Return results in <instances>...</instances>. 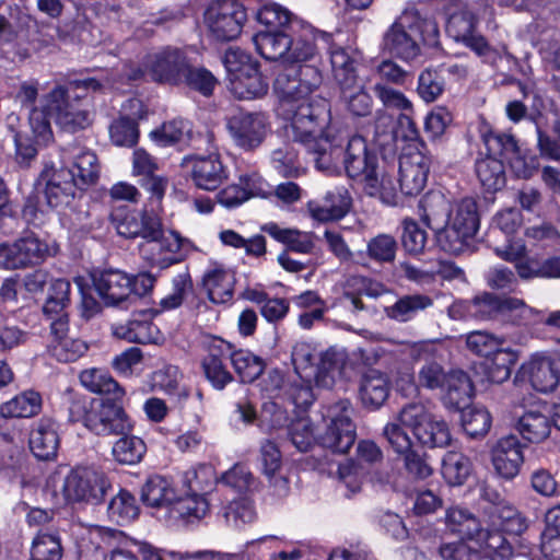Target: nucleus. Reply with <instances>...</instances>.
Listing matches in <instances>:
<instances>
[{
  "label": "nucleus",
  "mask_w": 560,
  "mask_h": 560,
  "mask_svg": "<svg viewBox=\"0 0 560 560\" xmlns=\"http://www.w3.org/2000/svg\"><path fill=\"white\" fill-rule=\"evenodd\" d=\"M323 77L318 68L310 65L291 67L279 72L273 91L280 100L290 128L300 139L313 135L330 120L328 102L313 93L320 86Z\"/></svg>",
  "instance_id": "f257e3e1"
},
{
  "label": "nucleus",
  "mask_w": 560,
  "mask_h": 560,
  "mask_svg": "<svg viewBox=\"0 0 560 560\" xmlns=\"http://www.w3.org/2000/svg\"><path fill=\"white\" fill-rule=\"evenodd\" d=\"M228 72L229 90L240 100L262 97L268 92V82L258 69V62L240 48H229L223 57Z\"/></svg>",
  "instance_id": "f03ea898"
},
{
  "label": "nucleus",
  "mask_w": 560,
  "mask_h": 560,
  "mask_svg": "<svg viewBox=\"0 0 560 560\" xmlns=\"http://www.w3.org/2000/svg\"><path fill=\"white\" fill-rule=\"evenodd\" d=\"M75 81L70 82L68 89L58 85L45 96V108L49 118L69 132L85 129L91 124L90 112L81 101L84 95L78 92L91 89L77 88L73 85Z\"/></svg>",
  "instance_id": "7ed1b4c3"
},
{
  "label": "nucleus",
  "mask_w": 560,
  "mask_h": 560,
  "mask_svg": "<svg viewBox=\"0 0 560 560\" xmlns=\"http://www.w3.org/2000/svg\"><path fill=\"white\" fill-rule=\"evenodd\" d=\"M424 27L434 30L433 25L422 21L416 11H404L385 32L384 50L405 61L416 59L421 52L420 45Z\"/></svg>",
  "instance_id": "20e7f679"
},
{
  "label": "nucleus",
  "mask_w": 560,
  "mask_h": 560,
  "mask_svg": "<svg viewBox=\"0 0 560 560\" xmlns=\"http://www.w3.org/2000/svg\"><path fill=\"white\" fill-rule=\"evenodd\" d=\"M469 316L480 320H502L513 324H527L534 317V310L523 300L500 298L490 292H482L465 302Z\"/></svg>",
  "instance_id": "39448f33"
},
{
  "label": "nucleus",
  "mask_w": 560,
  "mask_h": 560,
  "mask_svg": "<svg viewBox=\"0 0 560 560\" xmlns=\"http://www.w3.org/2000/svg\"><path fill=\"white\" fill-rule=\"evenodd\" d=\"M483 142L490 154L476 161V174L486 190L498 191L505 185V172L495 155L517 153V141L512 135L489 131L483 135Z\"/></svg>",
  "instance_id": "423d86ee"
},
{
  "label": "nucleus",
  "mask_w": 560,
  "mask_h": 560,
  "mask_svg": "<svg viewBox=\"0 0 560 560\" xmlns=\"http://www.w3.org/2000/svg\"><path fill=\"white\" fill-rule=\"evenodd\" d=\"M329 122L330 120L325 126H319L318 131L305 139H300L291 128L290 131L294 141L305 144L313 156L316 168L332 175L339 174L341 171L345 147L332 133Z\"/></svg>",
  "instance_id": "0eeeda50"
},
{
  "label": "nucleus",
  "mask_w": 560,
  "mask_h": 560,
  "mask_svg": "<svg viewBox=\"0 0 560 560\" xmlns=\"http://www.w3.org/2000/svg\"><path fill=\"white\" fill-rule=\"evenodd\" d=\"M246 20V9L237 0H217L205 12L207 31L221 42L237 38Z\"/></svg>",
  "instance_id": "6e6552de"
},
{
  "label": "nucleus",
  "mask_w": 560,
  "mask_h": 560,
  "mask_svg": "<svg viewBox=\"0 0 560 560\" xmlns=\"http://www.w3.org/2000/svg\"><path fill=\"white\" fill-rule=\"evenodd\" d=\"M109 487L105 474L94 466H77L65 478L62 492L69 502L97 504Z\"/></svg>",
  "instance_id": "1a4fd4ad"
},
{
  "label": "nucleus",
  "mask_w": 560,
  "mask_h": 560,
  "mask_svg": "<svg viewBox=\"0 0 560 560\" xmlns=\"http://www.w3.org/2000/svg\"><path fill=\"white\" fill-rule=\"evenodd\" d=\"M233 143L246 152L258 149L271 132L269 116L262 112L240 113L226 124Z\"/></svg>",
  "instance_id": "9d476101"
},
{
  "label": "nucleus",
  "mask_w": 560,
  "mask_h": 560,
  "mask_svg": "<svg viewBox=\"0 0 560 560\" xmlns=\"http://www.w3.org/2000/svg\"><path fill=\"white\" fill-rule=\"evenodd\" d=\"M352 408L348 400H340L329 408L330 422L319 438L323 447L334 453H347L355 441V425L351 421Z\"/></svg>",
  "instance_id": "9b49d317"
},
{
  "label": "nucleus",
  "mask_w": 560,
  "mask_h": 560,
  "mask_svg": "<svg viewBox=\"0 0 560 560\" xmlns=\"http://www.w3.org/2000/svg\"><path fill=\"white\" fill-rule=\"evenodd\" d=\"M109 219L118 235L129 240L156 235L161 221L154 211L131 209L128 206L113 208Z\"/></svg>",
  "instance_id": "f8f14e48"
},
{
  "label": "nucleus",
  "mask_w": 560,
  "mask_h": 560,
  "mask_svg": "<svg viewBox=\"0 0 560 560\" xmlns=\"http://www.w3.org/2000/svg\"><path fill=\"white\" fill-rule=\"evenodd\" d=\"M281 539L273 535H267L247 541L240 552H220L213 550H200L195 552L166 551L168 560H261L267 552L278 547Z\"/></svg>",
  "instance_id": "ddd939ff"
},
{
  "label": "nucleus",
  "mask_w": 560,
  "mask_h": 560,
  "mask_svg": "<svg viewBox=\"0 0 560 560\" xmlns=\"http://www.w3.org/2000/svg\"><path fill=\"white\" fill-rule=\"evenodd\" d=\"M39 180L45 183L44 195L50 208L68 206L74 198L75 189L82 188L75 180L74 172L66 166V156L59 168L54 165L45 166Z\"/></svg>",
  "instance_id": "4468645a"
},
{
  "label": "nucleus",
  "mask_w": 560,
  "mask_h": 560,
  "mask_svg": "<svg viewBox=\"0 0 560 560\" xmlns=\"http://www.w3.org/2000/svg\"><path fill=\"white\" fill-rule=\"evenodd\" d=\"M187 63L188 59L180 49L166 47L148 54L143 67L153 81L178 85Z\"/></svg>",
  "instance_id": "2eb2a0df"
},
{
  "label": "nucleus",
  "mask_w": 560,
  "mask_h": 560,
  "mask_svg": "<svg viewBox=\"0 0 560 560\" xmlns=\"http://www.w3.org/2000/svg\"><path fill=\"white\" fill-rule=\"evenodd\" d=\"M196 187L214 190L229 177V171L218 153L209 155H189L182 161Z\"/></svg>",
  "instance_id": "dca6fc26"
},
{
  "label": "nucleus",
  "mask_w": 560,
  "mask_h": 560,
  "mask_svg": "<svg viewBox=\"0 0 560 560\" xmlns=\"http://www.w3.org/2000/svg\"><path fill=\"white\" fill-rule=\"evenodd\" d=\"M83 423L91 432L103 436L125 434L130 430V423L122 408L106 401L94 402L85 412Z\"/></svg>",
  "instance_id": "f3484780"
},
{
  "label": "nucleus",
  "mask_w": 560,
  "mask_h": 560,
  "mask_svg": "<svg viewBox=\"0 0 560 560\" xmlns=\"http://www.w3.org/2000/svg\"><path fill=\"white\" fill-rule=\"evenodd\" d=\"M180 248L182 237L179 234L164 231L160 221L159 232L156 235L143 240L140 245V254L152 266L164 269L178 261L177 253Z\"/></svg>",
  "instance_id": "a211bd4d"
},
{
  "label": "nucleus",
  "mask_w": 560,
  "mask_h": 560,
  "mask_svg": "<svg viewBox=\"0 0 560 560\" xmlns=\"http://www.w3.org/2000/svg\"><path fill=\"white\" fill-rule=\"evenodd\" d=\"M530 386L542 394L555 392L560 384V361L546 353H535L521 368Z\"/></svg>",
  "instance_id": "6ab92c4d"
},
{
  "label": "nucleus",
  "mask_w": 560,
  "mask_h": 560,
  "mask_svg": "<svg viewBox=\"0 0 560 560\" xmlns=\"http://www.w3.org/2000/svg\"><path fill=\"white\" fill-rule=\"evenodd\" d=\"M290 48L287 54V63H301L312 60L318 52L317 40L328 43L330 36L315 30L310 24L295 21L290 25Z\"/></svg>",
  "instance_id": "aec40b11"
},
{
  "label": "nucleus",
  "mask_w": 560,
  "mask_h": 560,
  "mask_svg": "<svg viewBox=\"0 0 560 560\" xmlns=\"http://www.w3.org/2000/svg\"><path fill=\"white\" fill-rule=\"evenodd\" d=\"M342 168L347 176L364 183L377 170V159L369 148L365 139L353 136L345 147Z\"/></svg>",
  "instance_id": "412c9836"
},
{
  "label": "nucleus",
  "mask_w": 560,
  "mask_h": 560,
  "mask_svg": "<svg viewBox=\"0 0 560 560\" xmlns=\"http://www.w3.org/2000/svg\"><path fill=\"white\" fill-rule=\"evenodd\" d=\"M385 440L390 450L404 459L406 470L418 479L432 475V468L425 458L413 450V443L408 433H402L397 427L390 425L385 432Z\"/></svg>",
  "instance_id": "4be33fe9"
},
{
  "label": "nucleus",
  "mask_w": 560,
  "mask_h": 560,
  "mask_svg": "<svg viewBox=\"0 0 560 560\" xmlns=\"http://www.w3.org/2000/svg\"><path fill=\"white\" fill-rule=\"evenodd\" d=\"M495 474L505 480L514 479L524 463L523 445L515 435L501 438L491 450Z\"/></svg>",
  "instance_id": "5701e85b"
},
{
  "label": "nucleus",
  "mask_w": 560,
  "mask_h": 560,
  "mask_svg": "<svg viewBox=\"0 0 560 560\" xmlns=\"http://www.w3.org/2000/svg\"><path fill=\"white\" fill-rule=\"evenodd\" d=\"M431 159L420 151L404 154L399 160V188L406 196L422 191L427 184Z\"/></svg>",
  "instance_id": "b1692460"
},
{
  "label": "nucleus",
  "mask_w": 560,
  "mask_h": 560,
  "mask_svg": "<svg viewBox=\"0 0 560 560\" xmlns=\"http://www.w3.org/2000/svg\"><path fill=\"white\" fill-rule=\"evenodd\" d=\"M48 350L60 362H74L89 350L88 343L69 335V320L65 317L50 322Z\"/></svg>",
  "instance_id": "393cba45"
},
{
  "label": "nucleus",
  "mask_w": 560,
  "mask_h": 560,
  "mask_svg": "<svg viewBox=\"0 0 560 560\" xmlns=\"http://www.w3.org/2000/svg\"><path fill=\"white\" fill-rule=\"evenodd\" d=\"M352 207V197L343 186L328 189L320 199L307 203L308 211L319 222L337 221L345 218Z\"/></svg>",
  "instance_id": "a878e982"
},
{
  "label": "nucleus",
  "mask_w": 560,
  "mask_h": 560,
  "mask_svg": "<svg viewBox=\"0 0 560 560\" xmlns=\"http://www.w3.org/2000/svg\"><path fill=\"white\" fill-rule=\"evenodd\" d=\"M475 27V18L468 12H460L451 15L446 32L456 42L464 43L479 57L487 58L491 55L492 49L485 37L476 33Z\"/></svg>",
  "instance_id": "bb28decb"
},
{
  "label": "nucleus",
  "mask_w": 560,
  "mask_h": 560,
  "mask_svg": "<svg viewBox=\"0 0 560 560\" xmlns=\"http://www.w3.org/2000/svg\"><path fill=\"white\" fill-rule=\"evenodd\" d=\"M93 283L107 305H117L132 292V279L120 270H105L93 276Z\"/></svg>",
  "instance_id": "cd10ccee"
},
{
  "label": "nucleus",
  "mask_w": 560,
  "mask_h": 560,
  "mask_svg": "<svg viewBox=\"0 0 560 560\" xmlns=\"http://www.w3.org/2000/svg\"><path fill=\"white\" fill-rule=\"evenodd\" d=\"M211 302L223 304L232 300L235 284L234 271L223 264L211 262L202 277Z\"/></svg>",
  "instance_id": "c85d7f7f"
},
{
  "label": "nucleus",
  "mask_w": 560,
  "mask_h": 560,
  "mask_svg": "<svg viewBox=\"0 0 560 560\" xmlns=\"http://www.w3.org/2000/svg\"><path fill=\"white\" fill-rule=\"evenodd\" d=\"M59 446L58 424L48 417L40 418L35 422L30 434V448L32 453L43 460L56 456Z\"/></svg>",
  "instance_id": "c756f323"
},
{
  "label": "nucleus",
  "mask_w": 560,
  "mask_h": 560,
  "mask_svg": "<svg viewBox=\"0 0 560 560\" xmlns=\"http://www.w3.org/2000/svg\"><path fill=\"white\" fill-rule=\"evenodd\" d=\"M208 509V502L201 493L192 491H189V493L185 495L176 493V499H173L166 513L163 514V517L170 523L178 521L191 523L202 518L207 514Z\"/></svg>",
  "instance_id": "7c9ffc66"
},
{
  "label": "nucleus",
  "mask_w": 560,
  "mask_h": 560,
  "mask_svg": "<svg viewBox=\"0 0 560 560\" xmlns=\"http://www.w3.org/2000/svg\"><path fill=\"white\" fill-rule=\"evenodd\" d=\"M346 363L343 352L328 349L322 353L319 362L312 369V376L304 378V383H313L318 388L330 389L340 377Z\"/></svg>",
  "instance_id": "2f4dec72"
},
{
  "label": "nucleus",
  "mask_w": 560,
  "mask_h": 560,
  "mask_svg": "<svg viewBox=\"0 0 560 560\" xmlns=\"http://www.w3.org/2000/svg\"><path fill=\"white\" fill-rule=\"evenodd\" d=\"M260 460L262 472L268 478L273 494L279 498L285 497L290 490L289 481L280 474L282 465L281 453L272 441L266 440L261 443Z\"/></svg>",
  "instance_id": "473e14b6"
},
{
  "label": "nucleus",
  "mask_w": 560,
  "mask_h": 560,
  "mask_svg": "<svg viewBox=\"0 0 560 560\" xmlns=\"http://www.w3.org/2000/svg\"><path fill=\"white\" fill-rule=\"evenodd\" d=\"M390 382L388 376L378 370H369L361 378L360 398L365 407L377 409L388 398Z\"/></svg>",
  "instance_id": "72a5a7b5"
},
{
  "label": "nucleus",
  "mask_w": 560,
  "mask_h": 560,
  "mask_svg": "<svg viewBox=\"0 0 560 560\" xmlns=\"http://www.w3.org/2000/svg\"><path fill=\"white\" fill-rule=\"evenodd\" d=\"M253 40L257 51L265 59L285 62L291 43L289 30L258 32Z\"/></svg>",
  "instance_id": "f704fd0d"
},
{
  "label": "nucleus",
  "mask_w": 560,
  "mask_h": 560,
  "mask_svg": "<svg viewBox=\"0 0 560 560\" xmlns=\"http://www.w3.org/2000/svg\"><path fill=\"white\" fill-rule=\"evenodd\" d=\"M452 203L441 191H429L420 200L419 215L421 221L433 231L447 223Z\"/></svg>",
  "instance_id": "c9c22d12"
},
{
  "label": "nucleus",
  "mask_w": 560,
  "mask_h": 560,
  "mask_svg": "<svg viewBox=\"0 0 560 560\" xmlns=\"http://www.w3.org/2000/svg\"><path fill=\"white\" fill-rule=\"evenodd\" d=\"M444 389L443 401L447 408L460 409L466 406L472 395V383L464 371H451L442 386Z\"/></svg>",
  "instance_id": "e433bc0d"
},
{
  "label": "nucleus",
  "mask_w": 560,
  "mask_h": 560,
  "mask_svg": "<svg viewBox=\"0 0 560 560\" xmlns=\"http://www.w3.org/2000/svg\"><path fill=\"white\" fill-rule=\"evenodd\" d=\"M433 415L425 404L421 401L408 402L399 410L393 420L385 424L383 428V436L385 438V432L390 425L397 427L402 433H407L405 428H408L416 436L425 423H429Z\"/></svg>",
  "instance_id": "4c0bfd02"
},
{
  "label": "nucleus",
  "mask_w": 560,
  "mask_h": 560,
  "mask_svg": "<svg viewBox=\"0 0 560 560\" xmlns=\"http://www.w3.org/2000/svg\"><path fill=\"white\" fill-rule=\"evenodd\" d=\"M144 73L139 67L127 65L124 67L122 73H115L109 75L101 74L98 78H86L77 80L73 84L77 88L92 89L93 92L105 90H124V86L130 82L139 80Z\"/></svg>",
  "instance_id": "58836bf2"
},
{
  "label": "nucleus",
  "mask_w": 560,
  "mask_h": 560,
  "mask_svg": "<svg viewBox=\"0 0 560 560\" xmlns=\"http://www.w3.org/2000/svg\"><path fill=\"white\" fill-rule=\"evenodd\" d=\"M113 334L119 339L136 343H151L160 339L158 327L143 315L113 326Z\"/></svg>",
  "instance_id": "ea45409f"
},
{
  "label": "nucleus",
  "mask_w": 560,
  "mask_h": 560,
  "mask_svg": "<svg viewBox=\"0 0 560 560\" xmlns=\"http://www.w3.org/2000/svg\"><path fill=\"white\" fill-rule=\"evenodd\" d=\"M173 499H176V491L172 482L162 476H151L141 488L142 502L153 509L166 513Z\"/></svg>",
  "instance_id": "a19ab883"
},
{
  "label": "nucleus",
  "mask_w": 560,
  "mask_h": 560,
  "mask_svg": "<svg viewBox=\"0 0 560 560\" xmlns=\"http://www.w3.org/2000/svg\"><path fill=\"white\" fill-rule=\"evenodd\" d=\"M261 230L276 241L284 244L288 249L299 254H310L315 247L314 236L311 232L281 228L273 222L266 223Z\"/></svg>",
  "instance_id": "79ce46f5"
},
{
  "label": "nucleus",
  "mask_w": 560,
  "mask_h": 560,
  "mask_svg": "<svg viewBox=\"0 0 560 560\" xmlns=\"http://www.w3.org/2000/svg\"><path fill=\"white\" fill-rule=\"evenodd\" d=\"M340 100L353 116L364 117L372 110L373 100L363 80L355 79L339 86Z\"/></svg>",
  "instance_id": "37998d69"
},
{
  "label": "nucleus",
  "mask_w": 560,
  "mask_h": 560,
  "mask_svg": "<svg viewBox=\"0 0 560 560\" xmlns=\"http://www.w3.org/2000/svg\"><path fill=\"white\" fill-rule=\"evenodd\" d=\"M445 525L450 533L458 538L477 539L481 535V522L467 509L455 506L446 511Z\"/></svg>",
  "instance_id": "c03bdc74"
},
{
  "label": "nucleus",
  "mask_w": 560,
  "mask_h": 560,
  "mask_svg": "<svg viewBox=\"0 0 560 560\" xmlns=\"http://www.w3.org/2000/svg\"><path fill=\"white\" fill-rule=\"evenodd\" d=\"M516 429L529 442H541L551 432L550 418L538 409L524 411L517 419Z\"/></svg>",
  "instance_id": "a18cd8bd"
},
{
  "label": "nucleus",
  "mask_w": 560,
  "mask_h": 560,
  "mask_svg": "<svg viewBox=\"0 0 560 560\" xmlns=\"http://www.w3.org/2000/svg\"><path fill=\"white\" fill-rule=\"evenodd\" d=\"M42 409L39 393L28 389L14 396L0 406L2 418H30L36 416Z\"/></svg>",
  "instance_id": "49530a36"
},
{
  "label": "nucleus",
  "mask_w": 560,
  "mask_h": 560,
  "mask_svg": "<svg viewBox=\"0 0 560 560\" xmlns=\"http://www.w3.org/2000/svg\"><path fill=\"white\" fill-rule=\"evenodd\" d=\"M447 223L475 236L479 229V213L477 201L466 197L452 203Z\"/></svg>",
  "instance_id": "de8ad7c7"
},
{
  "label": "nucleus",
  "mask_w": 560,
  "mask_h": 560,
  "mask_svg": "<svg viewBox=\"0 0 560 560\" xmlns=\"http://www.w3.org/2000/svg\"><path fill=\"white\" fill-rule=\"evenodd\" d=\"M80 382L88 390L95 394H109L114 399H119L125 394L113 376L103 369L91 368L82 371Z\"/></svg>",
  "instance_id": "09e8293b"
},
{
  "label": "nucleus",
  "mask_w": 560,
  "mask_h": 560,
  "mask_svg": "<svg viewBox=\"0 0 560 560\" xmlns=\"http://www.w3.org/2000/svg\"><path fill=\"white\" fill-rule=\"evenodd\" d=\"M72 170L75 180L82 187L94 184L100 175V165L97 156L91 150L75 148L71 152Z\"/></svg>",
  "instance_id": "8fccbe9b"
},
{
  "label": "nucleus",
  "mask_w": 560,
  "mask_h": 560,
  "mask_svg": "<svg viewBox=\"0 0 560 560\" xmlns=\"http://www.w3.org/2000/svg\"><path fill=\"white\" fill-rule=\"evenodd\" d=\"M374 92L385 107L405 112L400 116V124H406L410 129V133L416 135L415 124L409 116V113L412 110V104L405 94L384 83H376Z\"/></svg>",
  "instance_id": "3c124183"
},
{
  "label": "nucleus",
  "mask_w": 560,
  "mask_h": 560,
  "mask_svg": "<svg viewBox=\"0 0 560 560\" xmlns=\"http://www.w3.org/2000/svg\"><path fill=\"white\" fill-rule=\"evenodd\" d=\"M476 540L480 545L478 548L479 560L482 557L491 560H505L512 556V547L500 532H490L481 526V535H478Z\"/></svg>",
  "instance_id": "603ef678"
},
{
  "label": "nucleus",
  "mask_w": 560,
  "mask_h": 560,
  "mask_svg": "<svg viewBox=\"0 0 560 560\" xmlns=\"http://www.w3.org/2000/svg\"><path fill=\"white\" fill-rule=\"evenodd\" d=\"M432 299L424 294L405 295L387 307L386 314L392 319L405 323L412 319L419 312L432 306Z\"/></svg>",
  "instance_id": "864d4df0"
},
{
  "label": "nucleus",
  "mask_w": 560,
  "mask_h": 560,
  "mask_svg": "<svg viewBox=\"0 0 560 560\" xmlns=\"http://www.w3.org/2000/svg\"><path fill=\"white\" fill-rule=\"evenodd\" d=\"M433 231L436 245L445 253L454 255L463 253L474 238L472 235L450 223L443 224V226Z\"/></svg>",
  "instance_id": "5fc2aeb1"
},
{
  "label": "nucleus",
  "mask_w": 560,
  "mask_h": 560,
  "mask_svg": "<svg viewBox=\"0 0 560 560\" xmlns=\"http://www.w3.org/2000/svg\"><path fill=\"white\" fill-rule=\"evenodd\" d=\"M471 471L470 459L460 452L450 451L442 459V476L451 486H460Z\"/></svg>",
  "instance_id": "6e6d98bb"
},
{
  "label": "nucleus",
  "mask_w": 560,
  "mask_h": 560,
  "mask_svg": "<svg viewBox=\"0 0 560 560\" xmlns=\"http://www.w3.org/2000/svg\"><path fill=\"white\" fill-rule=\"evenodd\" d=\"M139 515V506L136 498L126 490H120L109 501L107 508L108 518L118 524L124 525L132 522Z\"/></svg>",
  "instance_id": "4d7b16f0"
},
{
  "label": "nucleus",
  "mask_w": 560,
  "mask_h": 560,
  "mask_svg": "<svg viewBox=\"0 0 560 560\" xmlns=\"http://www.w3.org/2000/svg\"><path fill=\"white\" fill-rule=\"evenodd\" d=\"M231 363L243 383H252L260 376L265 369L261 358L248 350H236L231 353Z\"/></svg>",
  "instance_id": "13d9d810"
},
{
  "label": "nucleus",
  "mask_w": 560,
  "mask_h": 560,
  "mask_svg": "<svg viewBox=\"0 0 560 560\" xmlns=\"http://www.w3.org/2000/svg\"><path fill=\"white\" fill-rule=\"evenodd\" d=\"M518 354L510 348H501L493 353L487 363V376L491 383L501 384L510 378L512 366L517 361Z\"/></svg>",
  "instance_id": "bf43d9fd"
},
{
  "label": "nucleus",
  "mask_w": 560,
  "mask_h": 560,
  "mask_svg": "<svg viewBox=\"0 0 560 560\" xmlns=\"http://www.w3.org/2000/svg\"><path fill=\"white\" fill-rule=\"evenodd\" d=\"M329 57L332 75L339 86L358 79L355 61L346 48L337 45L330 46Z\"/></svg>",
  "instance_id": "052dcab7"
},
{
  "label": "nucleus",
  "mask_w": 560,
  "mask_h": 560,
  "mask_svg": "<svg viewBox=\"0 0 560 560\" xmlns=\"http://www.w3.org/2000/svg\"><path fill=\"white\" fill-rule=\"evenodd\" d=\"M364 191L371 196L378 198L388 206L397 203V188L394 178L388 174H378L377 170L368 177L363 183Z\"/></svg>",
  "instance_id": "680f3d73"
},
{
  "label": "nucleus",
  "mask_w": 560,
  "mask_h": 560,
  "mask_svg": "<svg viewBox=\"0 0 560 560\" xmlns=\"http://www.w3.org/2000/svg\"><path fill=\"white\" fill-rule=\"evenodd\" d=\"M144 453V442L135 435L124 434V436L115 442L112 448V454L115 460L124 465H133L139 463Z\"/></svg>",
  "instance_id": "e2e57ef3"
},
{
  "label": "nucleus",
  "mask_w": 560,
  "mask_h": 560,
  "mask_svg": "<svg viewBox=\"0 0 560 560\" xmlns=\"http://www.w3.org/2000/svg\"><path fill=\"white\" fill-rule=\"evenodd\" d=\"M416 439L428 447H445L450 445L452 435L447 423L433 416L417 433Z\"/></svg>",
  "instance_id": "0e129e2a"
},
{
  "label": "nucleus",
  "mask_w": 560,
  "mask_h": 560,
  "mask_svg": "<svg viewBox=\"0 0 560 560\" xmlns=\"http://www.w3.org/2000/svg\"><path fill=\"white\" fill-rule=\"evenodd\" d=\"M477 540L458 538L453 541H443L438 548V555L441 560H479Z\"/></svg>",
  "instance_id": "69168bd1"
},
{
  "label": "nucleus",
  "mask_w": 560,
  "mask_h": 560,
  "mask_svg": "<svg viewBox=\"0 0 560 560\" xmlns=\"http://www.w3.org/2000/svg\"><path fill=\"white\" fill-rule=\"evenodd\" d=\"M62 547L56 533L39 532L32 544L31 560H61Z\"/></svg>",
  "instance_id": "338daca9"
},
{
  "label": "nucleus",
  "mask_w": 560,
  "mask_h": 560,
  "mask_svg": "<svg viewBox=\"0 0 560 560\" xmlns=\"http://www.w3.org/2000/svg\"><path fill=\"white\" fill-rule=\"evenodd\" d=\"M180 84H185L203 96H210L217 85V79L209 70L202 67H192L188 62L180 78Z\"/></svg>",
  "instance_id": "774afa93"
}]
</instances>
